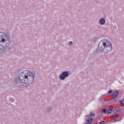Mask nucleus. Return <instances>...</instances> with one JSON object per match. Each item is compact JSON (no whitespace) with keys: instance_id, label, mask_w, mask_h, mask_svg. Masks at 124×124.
<instances>
[{"instance_id":"obj_10","label":"nucleus","mask_w":124,"mask_h":124,"mask_svg":"<svg viewBox=\"0 0 124 124\" xmlns=\"http://www.w3.org/2000/svg\"><path fill=\"white\" fill-rule=\"evenodd\" d=\"M94 115H95V114L91 112L90 113V116H91V117H94Z\"/></svg>"},{"instance_id":"obj_13","label":"nucleus","mask_w":124,"mask_h":124,"mask_svg":"<svg viewBox=\"0 0 124 124\" xmlns=\"http://www.w3.org/2000/svg\"><path fill=\"white\" fill-rule=\"evenodd\" d=\"M104 124V121L100 122L99 123V124Z\"/></svg>"},{"instance_id":"obj_3","label":"nucleus","mask_w":124,"mask_h":124,"mask_svg":"<svg viewBox=\"0 0 124 124\" xmlns=\"http://www.w3.org/2000/svg\"><path fill=\"white\" fill-rule=\"evenodd\" d=\"M119 94V92L116 91L112 93V98H116L117 96H118V95Z\"/></svg>"},{"instance_id":"obj_12","label":"nucleus","mask_w":124,"mask_h":124,"mask_svg":"<svg viewBox=\"0 0 124 124\" xmlns=\"http://www.w3.org/2000/svg\"><path fill=\"white\" fill-rule=\"evenodd\" d=\"M68 44V45H72L73 43H72V42H69Z\"/></svg>"},{"instance_id":"obj_11","label":"nucleus","mask_w":124,"mask_h":124,"mask_svg":"<svg viewBox=\"0 0 124 124\" xmlns=\"http://www.w3.org/2000/svg\"><path fill=\"white\" fill-rule=\"evenodd\" d=\"M120 103L121 106H124V104L123 103V101H120Z\"/></svg>"},{"instance_id":"obj_5","label":"nucleus","mask_w":124,"mask_h":124,"mask_svg":"<svg viewBox=\"0 0 124 124\" xmlns=\"http://www.w3.org/2000/svg\"><path fill=\"white\" fill-rule=\"evenodd\" d=\"M121 120V117H117L115 119L112 120L113 123H116V122H118V121H120Z\"/></svg>"},{"instance_id":"obj_15","label":"nucleus","mask_w":124,"mask_h":124,"mask_svg":"<svg viewBox=\"0 0 124 124\" xmlns=\"http://www.w3.org/2000/svg\"><path fill=\"white\" fill-rule=\"evenodd\" d=\"M103 46H104V47H105V46H106V43H104L103 44Z\"/></svg>"},{"instance_id":"obj_4","label":"nucleus","mask_w":124,"mask_h":124,"mask_svg":"<svg viewBox=\"0 0 124 124\" xmlns=\"http://www.w3.org/2000/svg\"><path fill=\"white\" fill-rule=\"evenodd\" d=\"M86 122L87 123H85V124H91L92 122H93V118H89L87 120Z\"/></svg>"},{"instance_id":"obj_8","label":"nucleus","mask_w":124,"mask_h":124,"mask_svg":"<svg viewBox=\"0 0 124 124\" xmlns=\"http://www.w3.org/2000/svg\"><path fill=\"white\" fill-rule=\"evenodd\" d=\"M108 48H109L110 51H111V50H112V45L111 44H109V46H108Z\"/></svg>"},{"instance_id":"obj_16","label":"nucleus","mask_w":124,"mask_h":124,"mask_svg":"<svg viewBox=\"0 0 124 124\" xmlns=\"http://www.w3.org/2000/svg\"><path fill=\"white\" fill-rule=\"evenodd\" d=\"M108 93H112V91L110 90V91H108Z\"/></svg>"},{"instance_id":"obj_1","label":"nucleus","mask_w":124,"mask_h":124,"mask_svg":"<svg viewBox=\"0 0 124 124\" xmlns=\"http://www.w3.org/2000/svg\"><path fill=\"white\" fill-rule=\"evenodd\" d=\"M34 80V75L28 71H24L19 75V81L22 83L32 82Z\"/></svg>"},{"instance_id":"obj_17","label":"nucleus","mask_w":124,"mask_h":124,"mask_svg":"<svg viewBox=\"0 0 124 124\" xmlns=\"http://www.w3.org/2000/svg\"><path fill=\"white\" fill-rule=\"evenodd\" d=\"M123 102L124 103V99L123 100Z\"/></svg>"},{"instance_id":"obj_2","label":"nucleus","mask_w":124,"mask_h":124,"mask_svg":"<svg viewBox=\"0 0 124 124\" xmlns=\"http://www.w3.org/2000/svg\"><path fill=\"white\" fill-rule=\"evenodd\" d=\"M68 76V73L67 72H63L62 74L60 75V78L61 80H64L65 77Z\"/></svg>"},{"instance_id":"obj_9","label":"nucleus","mask_w":124,"mask_h":124,"mask_svg":"<svg viewBox=\"0 0 124 124\" xmlns=\"http://www.w3.org/2000/svg\"><path fill=\"white\" fill-rule=\"evenodd\" d=\"M102 113H106V109H104V108L102 109Z\"/></svg>"},{"instance_id":"obj_7","label":"nucleus","mask_w":124,"mask_h":124,"mask_svg":"<svg viewBox=\"0 0 124 124\" xmlns=\"http://www.w3.org/2000/svg\"><path fill=\"white\" fill-rule=\"evenodd\" d=\"M113 110V108L111 107L108 110L107 113L108 114H110L112 112V111Z\"/></svg>"},{"instance_id":"obj_14","label":"nucleus","mask_w":124,"mask_h":124,"mask_svg":"<svg viewBox=\"0 0 124 124\" xmlns=\"http://www.w3.org/2000/svg\"><path fill=\"white\" fill-rule=\"evenodd\" d=\"M1 41H2V42H5V39L3 38V39H2Z\"/></svg>"},{"instance_id":"obj_6","label":"nucleus","mask_w":124,"mask_h":124,"mask_svg":"<svg viewBox=\"0 0 124 124\" xmlns=\"http://www.w3.org/2000/svg\"><path fill=\"white\" fill-rule=\"evenodd\" d=\"M99 23L101 25H104L105 24V19L101 18L99 21Z\"/></svg>"}]
</instances>
